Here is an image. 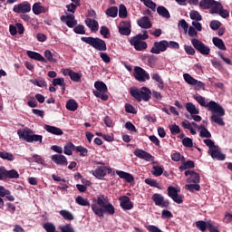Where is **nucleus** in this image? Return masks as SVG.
<instances>
[{
  "mask_svg": "<svg viewBox=\"0 0 232 232\" xmlns=\"http://www.w3.org/2000/svg\"><path fill=\"white\" fill-rule=\"evenodd\" d=\"M193 99L197 101L198 104H200L203 108H208V111H211L213 114L210 117V121L218 124V126H226V122L224 121V115H226V110L219 103L215 101H210L208 102H206V98L202 95H193Z\"/></svg>",
  "mask_w": 232,
  "mask_h": 232,
  "instance_id": "nucleus-1",
  "label": "nucleus"
},
{
  "mask_svg": "<svg viewBox=\"0 0 232 232\" xmlns=\"http://www.w3.org/2000/svg\"><path fill=\"white\" fill-rule=\"evenodd\" d=\"M91 209L96 217L102 218L104 214L115 215V207L111 205L108 197L104 195H99L97 198H92V203L91 204Z\"/></svg>",
  "mask_w": 232,
  "mask_h": 232,
  "instance_id": "nucleus-2",
  "label": "nucleus"
},
{
  "mask_svg": "<svg viewBox=\"0 0 232 232\" xmlns=\"http://www.w3.org/2000/svg\"><path fill=\"white\" fill-rule=\"evenodd\" d=\"M130 93L139 102H140V101L148 102V101L151 99V90L148 87H141L140 90L138 88H130Z\"/></svg>",
  "mask_w": 232,
  "mask_h": 232,
  "instance_id": "nucleus-3",
  "label": "nucleus"
},
{
  "mask_svg": "<svg viewBox=\"0 0 232 232\" xmlns=\"http://www.w3.org/2000/svg\"><path fill=\"white\" fill-rule=\"evenodd\" d=\"M81 40L83 43H86V44H89L90 46L94 48V50H97L98 52H106V50H108V47L106 46V42L99 37L94 38L92 36H82Z\"/></svg>",
  "mask_w": 232,
  "mask_h": 232,
  "instance_id": "nucleus-4",
  "label": "nucleus"
},
{
  "mask_svg": "<svg viewBox=\"0 0 232 232\" xmlns=\"http://www.w3.org/2000/svg\"><path fill=\"white\" fill-rule=\"evenodd\" d=\"M94 88L95 90L92 93L95 97L102 99V101H107L109 99L108 94H106L108 93V86H106V83L101 81H96L94 82Z\"/></svg>",
  "mask_w": 232,
  "mask_h": 232,
  "instance_id": "nucleus-5",
  "label": "nucleus"
},
{
  "mask_svg": "<svg viewBox=\"0 0 232 232\" xmlns=\"http://www.w3.org/2000/svg\"><path fill=\"white\" fill-rule=\"evenodd\" d=\"M199 6L202 10H209L210 8V14H218V11L222 8V4L215 0H201Z\"/></svg>",
  "mask_w": 232,
  "mask_h": 232,
  "instance_id": "nucleus-6",
  "label": "nucleus"
},
{
  "mask_svg": "<svg viewBox=\"0 0 232 232\" xmlns=\"http://www.w3.org/2000/svg\"><path fill=\"white\" fill-rule=\"evenodd\" d=\"M191 44L192 46H194L197 52L201 53V55H209V53L211 52V49L209 48V46L205 45L204 43H202V41L198 39L193 38L191 40Z\"/></svg>",
  "mask_w": 232,
  "mask_h": 232,
  "instance_id": "nucleus-7",
  "label": "nucleus"
},
{
  "mask_svg": "<svg viewBox=\"0 0 232 232\" xmlns=\"http://www.w3.org/2000/svg\"><path fill=\"white\" fill-rule=\"evenodd\" d=\"M183 79L187 84H189L190 86H194L195 90H204L206 88V84L200 81H198L197 79L193 78L189 73H184Z\"/></svg>",
  "mask_w": 232,
  "mask_h": 232,
  "instance_id": "nucleus-8",
  "label": "nucleus"
},
{
  "mask_svg": "<svg viewBox=\"0 0 232 232\" xmlns=\"http://www.w3.org/2000/svg\"><path fill=\"white\" fill-rule=\"evenodd\" d=\"M168 50V41L161 40L160 42H154L153 46L150 49V53L159 55Z\"/></svg>",
  "mask_w": 232,
  "mask_h": 232,
  "instance_id": "nucleus-9",
  "label": "nucleus"
},
{
  "mask_svg": "<svg viewBox=\"0 0 232 232\" xmlns=\"http://www.w3.org/2000/svg\"><path fill=\"white\" fill-rule=\"evenodd\" d=\"M188 112H189L191 119L195 121V122H200L202 121V117L198 115L200 113V110L197 109V106L191 102H187L185 106Z\"/></svg>",
  "mask_w": 232,
  "mask_h": 232,
  "instance_id": "nucleus-10",
  "label": "nucleus"
},
{
  "mask_svg": "<svg viewBox=\"0 0 232 232\" xmlns=\"http://www.w3.org/2000/svg\"><path fill=\"white\" fill-rule=\"evenodd\" d=\"M133 75L136 81H139L140 82H146V81H150V73L141 67L136 66L134 68Z\"/></svg>",
  "mask_w": 232,
  "mask_h": 232,
  "instance_id": "nucleus-11",
  "label": "nucleus"
},
{
  "mask_svg": "<svg viewBox=\"0 0 232 232\" xmlns=\"http://www.w3.org/2000/svg\"><path fill=\"white\" fill-rule=\"evenodd\" d=\"M6 179H19V172L15 169L6 170L3 166L0 167V180H6Z\"/></svg>",
  "mask_w": 232,
  "mask_h": 232,
  "instance_id": "nucleus-12",
  "label": "nucleus"
},
{
  "mask_svg": "<svg viewBox=\"0 0 232 232\" xmlns=\"http://www.w3.org/2000/svg\"><path fill=\"white\" fill-rule=\"evenodd\" d=\"M168 195L170 198H172L173 201L176 202V204H182L184 200L182 199V196L179 195V191H180V188H175V187H168Z\"/></svg>",
  "mask_w": 232,
  "mask_h": 232,
  "instance_id": "nucleus-13",
  "label": "nucleus"
},
{
  "mask_svg": "<svg viewBox=\"0 0 232 232\" xmlns=\"http://www.w3.org/2000/svg\"><path fill=\"white\" fill-rule=\"evenodd\" d=\"M13 12L15 14H29V12H32V5H30L28 2H22L14 5Z\"/></svg>",
  "mask_w": 232,
  "mask_h": 232,
  "instance_id": "nucleus-14",
  "label": "nucleus"
},
{
  "mask_svg": "<svg viewBox=\"0 0 232 232\" xmlns=\"http://www.w3.org/2000/svg\"><path fill=\"white\" fill-rule=\"evenodd\" d=\"M130 44L131 46H134L137 52H142V50H146V48H148V44L146 42L141 41L135 36L130 40Z\"/></svg>",
  "mask_w": 232,
  "mask_h": 232,
  "instance_id": "nucleus-15",
  "label": "nucleus"
},
{
  "mask_svg": "<svg viewBox=\"0 0 232 232\" xmlns=\"http://www.w3.org/2000/svg\"><path fill=\"white\" fill-rule=\"evenodd\" d=\"M185 176L188 177L187 182L188 184H198L200 182V175L194 170H186Z\"/></svg>",
  "mask_w": 232,
  "mask_h": 232,
  "instance_id": "nucleus-16",
  "label": "nucleus"
},
{
  "mask_svg": "<svg viewBox=\"0 0 232 232\" xmlns=\"http://www.w3.org/2000/svg\"><path fill=\"white\" fill-rule=\"evenodd\" d=\"M106 171H111V169L107 167H97L94 170H92L91 173L95 177V179H99L100 180L106 177Z\"/></svg>",
  "mask_w": 232,
  "mask_h": 232,
  "instance_id": "nucleus-17",
  "label": "nucleus"
},
{
  "mask_svg": "<svg viewBox=\"0 0 232 232\" xmlns=\"http://www.w3.org/2000/svg\"><path fill=\"white\" fill-rule=\"evenodd\" d=\"M152 200L155 206H160V208H168V206H169V201L164 199V196L159 193H155L152 196Z\"/></svg>",
  "mask_w": 232,
  "mask_h": 232,
  "instance_id": "nucleus-18",
  "label": "nucleus"
},
{
  "mask_svg": "<svg viewBox=\"0 0 232 232\" xmlns=\"http://www.w3.org/2000/svg\"><path fill=\"white\" fill-rule=\"evenodd\" d=\"M135 157H138V159H141L142 160H146L147 162H151L153 160V157L150 152L143 150L141 149H136L134 150Z\"/></svg>",
  "mask_w": 232,
  "mask_h": 232,
  "instance_id": "nucleus-19",
  "label": "nucleus"
},
{
  "mask_svg": "<svg viewBox=\"0 0 232 232\" xmlns=\"http://www.w3.org/2000/svg\"><path fill=\"white\" fill-rule=\"evenodd\" d=\"M121 35H130L131 34V24L129 21H123L119 25Z\"/></svg>",
  "mask_w": 232,
  "mask_h": 232,
  "instance_id": "nucleus-20",
  "label": "nucleus"
},
{
  "mask_svg": "<svg viewBox=\"0 0 232 232\" xmlns=\"http://www.w3.org/2000/svg\"><path fill=\"white\" fill-rule=\"evenodd\" d=\"M208 153L212 159H216L217 160H226V155L220 151V148L218 146L212 148V150H208Z\"/></svg>",
  "mask_w": 232,
  "mask_h": 232,
  "instance_id": "nucleus-21",
  "label": "nucleus"
},
{
  "mask_svg": "<svg viewBox=\"0 0 232 232\" xmlns=\"http://www.w3.org/2000/svg\"><path fill=\"white\" fill-rule=\"evenodd\" d=\"M120 200V206L122 208V209H125L126 211L130 209H133V202L130 200V197L128 196H122L119 198Z\"/></svg>",
  "mask_w": 232,
  "mask_h": 232,
  "instance_id": "nucleus-22",
  "label": "nucleus"
},
{
  "mask_svg": "<svg viewBox=\"0 0 232 232\" xmlns=\"http://www.w3.org/2000/svg\"><path fill=\"white\" fill-rule=\"evenodd\" d=\"M61 21L66 24L69 28H73L77 24V20H75V15L68 14L61 16Z\"/></svg>",
  "mask_w": 232,
  "mask_h": 232,
  "instance_id": "nucleus-23",
  "label": "nucleus"
},
{
  "mask_svg": "<svg viewBox=\"0 0 232 232\" xmlns=\"http://www.w3.org/2000/svg\"><path fill=\"white\" fill-rule=\"evenodd\" d=\"M52 160H53L58 166H68V160L64 155L54 154L52 156Z\"/></svg>",
  "mask_w": 232,
  "mask_h": 232,
  "instance_id": "nucleus-24",
  "label": "nucleus"
},
{
  "mask_svg": "<svg viewBox=\"0 0 232 232\" xmlns=\"http://www.w3.org/2000/svg\"><path fill=\"white\" fill-rule=\"evenodd\" d=\"M32 130H17V135L19 139H22L23 140H25V142H30V139L32 137Z\"/></svg>",
  "mask_w": 232,
  "mask_h": 232,
  "instance_id": "nucleus-25",
  "label": "nucleus"
},
{
  "mask_svg": "<svg viewBox=\"0 0 232 232\" xmlns=\"http://www.w3.org/2000/svg\"><path fill=\"white\" fill-rule=\"evenodd\" d=\"M32 10L34 15H41V14H46L48 12V8L43 6L40 2L34 3Z\"/></svg>",
  "mask_w": 232,
  "mask_h": 232,
  "instance_id": "nucleus-26",
  "label": "nucleus"
},
{
  "mask_svg": "<svg viewBox=\"0 0 232 232\" xmlns=\"http://www.w3.org/2000/svg\"><path fill=\"white\" fill-rule=\"evenodd\" d=\"M0 197H5L6 200H8L9 202H14L15 200V197L12 195V192L1 185H0Z\"/></svg>",
  "mask_w": 232,
  "mask_h": 232,
  "instance_id": "nucleus-27",
  "label": "nucleus"
},
{
  "mask_svg": "<svg viewBox=\"0 0 232 232\" xmlns=\"http://www.w3.org/2000/svg\"><path fill=\"white\" fill-rule=\"evenodd\" d=\"M85 24L92 32H99V22L92 18L85 19Z\"/></svg>",
  "mask_w": 232,
  "mask_h": 232,
  "instance_id": "nucleus-28",
  "label": "nucleus"
},
{
  "mask_svg": "<svg viewBox=\"0 0 232 232\" xmlns=\"http://www.w3.org/2000/svg\"><path fill=\"white\" fill-rule=\"evenodd\" d=\"M116 175H118L120 179H123V180H126L127 182H133L135 180L133 175L128 172H124L122 170H116Z\"/></svg>",
  "mask_w": 232,
  "mask_h": 232,
  "instance_id": "nucleus-29",
  "label": "nucleus"
},
{
  "mask_svg": "<svg viewBox=\"0 0 232 232\" xmlns=\"http://www.w3.org/2000/svg\"><path fill=\"white\" fill-rule=\"evenodd\" d=\"M59 215H61L63 220H67L68 222H72V220H75V216H73V214L67 209L60 210Z\"/></svg>",
  "mask_w": 232,
  "mask_h": 232,
  "instance_id": "nucleus-30",
  "label": "nucleus"
},
{
  "mask_svg": "<svg viewBox=\"0 0 232 232\" xmlns=\"http://www.w3.org/2000/svg\"><path fill=\"white\" fill-rule=\"evenodd\" d=\"M27 55L30 59H34V61H39L40 63H46V59L39 53H35L34 51H27Z\"/></svg>",
  "mask_w": 232,
  "mask_h": 232,
  "instance_id": "nucleus-31",
  "label": "nucleus"
},
{
  "mask_svg": "<svg viewBox=\"0 0 232 232\" xmlns=\"http://www.w3.org/2000/svg\"><path fill=\"white\" fill-rule=\"evenodd\" d=\"M44 130L48 131V133H52L53 135H63V130L60 128L51 126V125H44Z\"/></svg>",
  "mask_w": 232,
  "mask_h": 232,
  "instance_id": "nucleus-32",
  "label": "nucleus"
},
{
  "mask_svg": "<svg viewBox=\"0 0 232 232\" xmlns=\"http://www.w3.org/2000/svg\"><path fill=\"white\" fill-rule=\"evenodd\" d=\"M137 23L140 26V28H151V22H150V18L148 16L141 17L138 20Z\"/></svg>",
  "mask_w": 232,
  "mask_h": 232,
  "instance_id": "nucleus-33",
  "label": "nucleus"
},
{
  "mask_svg": "<svg viewBox=\"0 0 232 232\" xmlns=\"http://www.w3.org/2000/svg\"><path fill=\"white\" fill-rule=\"evenodd\" d=\"M213 44L218 48V50H222L223 52H226V44H224V41L218 37H213L212 39Z\"/></svg>",
  "mask_w": 232,
  "mask_h": 232,
  "instance_id": "nucleus-34",
  "label": "nucleus"
},
{
  "mask_svg": "<svg viewBox=\"0 0 232 232\" xmlns=\"http://www.w3.org/2000/svg\"><path fill=\"white\" fill-rule=\"evenodd\" d=\"M73 150H76L75 145L72 142H68L63 147V153L64 155H69V156L73 155Z\"/></svg>",
  "mask_w": 232,
  "mask_h": 232,
  "instance_id": "nucleus-35",
  "label": "nucleus"
},
{
  "mask_svg": "<svg viewBox=\"0 0 232 232\" xmlns=\"http://www.w3.org/2000/svg\"><path fill=\"white\" fill-rule=\"evenodd\" d=\"M53 86H61L63 92H65L66 82H64V78H54L53 80Z\"/></svg>",
  "mask_w": 232,
  "mask_h": 232,
  "instance_id": "nucleus-36",
  "label": "nucleus"
},
{
  "mask_svg": "<svg viewBox=\"0 0 232 232\" xmlns=\"http://www.w3.org/2000/svg\"><path fill=\"white\" fill-rule=\"evenodd\" d=\"M152 80L157 82V86L160 90H164V81L162 80V77H160V74L154 73L152 75Z\"/></svg>",
  "mask_w": 232,
  "mask_h": 232,
  "instance_id": "nucleus-37",
  "label": "nucleus"
},
{
  "mask_svg": "<svg viewBox=\"0 0 232 232\" xmlns=\"http://www.w3.org/2000/svg\"><path fill=\"white\" fill-rule=\"evenodd\" d=\"M0 159H2L3 160H9V162L15 160V157H14V154L5 150L0 151Z\"/></svg>",
  "mask_w": 232,
  "mask_h": 232,
  "instance_id": "nucleus-38",
  "label": "nucleus"
},
{
  "mask_svg": "<svg viewBox=\"0 0 232 232\" xmlns=\"http://www.w3.org/2000/svg\"><path fill=\"white\" fill-rule=\"evenodd\" d=\"M157 12L159 15L164 17L165 19H169L171 17V15L169 14V11H168L167 8L164 6H158Z\"/></svg>",
  "mask_w": 232,
  "mask_h": 232,
  "instance_id": "nucleus-39",
  "label": "nucleus"
},
{
  "mask_svg": "<svg viewBox=\"0 0 232 232\" xmlns=\"http://www.w3.org/2000/svg\"><path fill=\"white\" fill-rule=\"evenodd\" d=\"M65 107L69 111H77V108H79V105L75 102V100H69L66 102Z\"/></svg>",
  "mask_w": 232,
  "mask_h": 232,
  "instance_id": "nucleus-40",
  "label": "nucleus"
},
{
  "mask_svg": "<svg viewBox=\"0 0 232 232\" xmlns=\"http://www.w3.org/2000/svg\"><path fill=\"white\" fill-rule=\"evenodd\" d=\"M75 202L78 204V206H90V200H88V198H82V196H77Z\"/></svg>",
  "mask_w": 232,
  "mask_h": 232,
  "instance_id": "nucleus-41",
  "label": "nucleus"
},
{
  "mask_svg": "<svg viewBox=\"0 0 232 232\" xmlns=\"http://www.w3.org/2000/svg\"><path fill=\"white\" fill-rule=\"evenodd\" d=\"M140 3H143L147 8H150L152 10V12H155L157 10V4L153 2L152 0H140Z\"/></svg>",
  "mask_w": 232,
  "mask_h": 232,
  "instance_id": "nucleus-42",
  "label": "nucleus"
},
{
  "mask_svg": "<svg viewBox=\"0 0 232 232\" xmlns=\"http://www.w3.org/2000/svg\"><path fill=\"white\" fill-rule=\"evenodd\" d=\"M118 14L119 8H117V6H111L106 10V15H108V17H117Z\"/></svg>",
  "mask_w": 232,
  "mask_h": 232,
  "instance_id": "nucleus-43",
  "label": "nucleus"
},
{
  "mask_svg": "<svg viewBox=\"0 0 232 232\" xmlns=\"http://www.w3.org/2000/svg\"><path fill=\"white\" fill-rule=\"evenodd\" d=\"M185 189L190 191V193H195V191H200V185L195 184H187L185 185Z\"/></svg>",
  "mask_w": 232,
  "mask_h": 232,
  "instance_id": "nucleus-44",
  "label": "nucleus"
},
{
  "mask_svg": "<svg viewBox=\"0 0 232 232\" xmlns=\"http://www.w3.org/2000/svg\"><path fill=\"white\" fill-rule=\"evenodd\" d=\"M119 17H121V19H126V17H128V9L126 8V5H120V6H119Z\"/></svg>",
  "mask_w": 232,
  "mask_h": 232,
  "instance_id": "nucleus-45",
  "label": "nucleus"
},
{
  "mask_svg": "<svg viewBox=\"0 0 232 232\" xmlns=\"http://www.w3.org/2000/svg\"><path fill=\"white\" fill-rule=\"evenodd\" d=\"M189 17L192 21H202V15L198 11L192 10L189 12Z\"/></svg>",
  "mask_w": 232,
  "mask_h": 232,
  "instance_id": "nucleus-46",
  "label": "nucleus"
},
{
  "mask_svg": "<svg viewBox=\"0 0 232 232\" xmlns=\"http://www.w3.org/2000/svg\"><path fill=\"white\" fill-rule=\"evenodd\" d=\"M44 59L48 61L49 63H57V59L53 58V54L52 53V51L50 50H45L44 53Z\"/></svg>",
  "mask_w": 232,
  "mask_h": 232,
  "instance_id": "nucleus-47",
  "label": "nucleus"
},
{
  "mask_svg": "<svg viewBox=\"0 0 232 232\" xmlns=\"http://www.w3.org/2000/svg\"><path fill=\"white\" fill-rule=\"evenodd\" d=\"M30 82L34 86H38V88H44L46 86V81L44 79L30 80Z\"/></svg>",
  "mask_w": 232,
  "mask_h": 232,
  "instance_id": "nucleus-48",
  "label": "nucleus"
},
{
  "mask_svg": "<svg viewBox=\"0 0 232 232\" xmlns=\"http://www.w3.org/2000/svg\"><path fill=\"white\" fill-rule=\"evenodd\" d=\"M178 27L182 28V30L185 32V34H188V30L189 28V24L186 22V20L181 19L178 23Z\"/></svg>",
  "mask_w": 232,
  "mask_h": 232,
  "instance_id": "nucleus-49",
  "label": "nucleus"
},
{
  "mask_svg": "<svg viewBox=\"0 0 232 232\" xmlns=\"http://www.w3.org/2000/svg\"><path fill=\"white\" fill-rule=\"evenodd\" d=\"M29 142H39V144H42L43 143V135L34 134V132H32L31 139L29 140Z\"/></svg>",
  "mask_w": 232,
  "mask_h": 232,
  "instance_id": "nucleus-50",
  "label": "nucleus"
},
{
  "mask_svg": "<svg viewBox=\"0 0 232 232\" xmlns=\"http://www.w3.org/2000/svg\"><path fill=\"white\" fill-rule=\"evenodd\" d=\"M75 151L76 153H80V157H88V149L82 146H77Z\"/></svg>",
  "mask_w": 232,
  "mask_h": 232,
  "instance_id": "nucleus-51",
  "label": "nucleus"
},
{
  "mask_svg": "<svg viewBox=\"0 0 232 232\" xmlns=\"http://www.w3.org/2000/svg\"><path fill=\"white\" fill-rule=\"evenodd\" d=\"M69 77H70L71 81H73V82H79L81 81V77H82V75L79 72L71 71Z\"/></svg>",
  "mask_w": 232,
  "mask_h": 232,
  "instance_id": "nucleus-52",
  "label": "nucleus"
},
{
  "mask_svg": "<svg viewBox=\"0 0 232 232\" xmlns=\"http://www.w3.org/2000/svg\"><path fill=\"white\" fill-rule=\"evenodd\" d=\"M196 227H198V229H199V231H206V229H208V221H202L199 220L198 222H196Z\"/></svg>",
  "mask_w": 232,
  "mask_h": 232,
  "instance_id": "nucleus-53",
  "label": "nucleus"
},
{
  "mask_svg": "<svg viewBox=\"0 0 232 232\" xmlns=\"http://www.w3.org/2000/svg\"><path fill=\"white\" fill-rule=\"evenodd\" d=\"M44 229H45L46 232H58L55 231V225L53 223H45L43 225Z\"/></svg>",
  "mask_w": 232,
  "mask_h": 232,
  "instance_id": "nucleus-54",
  "label": "nucleus"
},
{
  "mask_svg": "<svg viewBox=\"0 0 232 232\" xmlns=\"http://www.w3.org/2000/svg\"><path fill=\"white\" fill-rule=\"evenodd\" d=\"M100 34L104 37V39H108L110 37V29L103 25L100 29Z\"/></svg>",
  "mask_w": 232,
  "mask_h": 232,
  "instance_id": "nucleus-55",
  "label": "nucleus"
},
{
  "mask_svg": "<svg viewBox=\"0 0 232 232\" xmlns=\"http://www.w3.org/2000/svg\"><path fill=\"white\" fill-rule=\"evenodd\" d=\"M162 173H164V169H162L161 167H159V166L153 167L152 175H154V177H160V175H162Z\"/></svg>",
  "mask_w": 232,
  "mask_h": 232,
  "instance_id": "nucleus-56",
  "label": "nucleus"
},
{
  "mask_svg": "<svg viewBox=\"0 0 232 232\" xmlns=\"http://www.w3.org/2000/svg\"><path fill=\"white\" fill-rule=\"evenodd\" d=\"M201 139H211V132L208 129H203L199 131Z\"/></svg>",
  "mask_w": 232,
  "mask_h": 232,
  "instance_id": "nucleus-57",
  "label": "nucleus"
},
{
  "mask_svg": "<svg viewBox=\"0 0 232 232\" xmlns=\"http://www.w3.org/2000/svg\"><path fill=\"white\" fill-rule=\"evenodd\" d=\"M73 32L75 34H78L80 35H84V34H86V31L84 30V26L83 25H76L74 28H73Z\"/></svg>",
  "mask_w": 232,
  "mask_h": 232,
  "instance_id": "nucleus-58",
  "label": "nucleus"
},
{
  "mask_svg": "<svg viewBox=\"0 0 232 232\" xmlns=\"http://www.w3.org/2000/svg\"><path fill=\"white\" fill-rule=\"evenodd\" d=\"M218 14L220 15V17H223V19H227L229 17V11L223 9L222 5L221 8L218 11Z\"/></svg>",
  "mask_w": 232,
  "mask_h": 232,
  "instance_id": "nucleus-59",
  "label": "nucleus"
},
{
  "mask_svg": "<svg viewBox=\"0 0 232 232\" xmlns=\"http://www.w3.org/2000/svg\"><path fill=\"white\" fill-rule=\"evenodd\" d=\"M32 158L34 159V162H36V164H42V166H44V159H43V157L37 154H33Z\"/></svg>",
  "mask_w": 232,
  "mask_h": 232,
  "instance_id": "nucleus-60",
  "label": "nucleus"
},
{
  "mask_svg": "<svg viewBox=\"0 0 232 232\" xmlns=\"http://www.w3.org/2000/svg\"><path fill=\"white\" fill-rule=\"evenodd\" d=\"M169 130L172 135H177L180 133V127H179V125L177 124L169 125Z\"/></svg>",
  "mask_w": 232,
  "mask_h": 232,
  "instance_id": "nucleus-61",
  "label": "nucleus"
},
{
  "mask_svg": "<svg viewBox=\"0 0 232 232\" xmlns=\"http://www.w3.org/2000/svg\"><path fill=\"white\" fill-rule=\"evenodd\" d=\"M182 144L185 148H193V140H191V138H184L182 140Z\"/></svg>",
  "mask_w": 232,
  "mask_h": 232,
  "instance_id": "nucleus-62",
  "label": "nucleus"
},
{
  "mask_svg": "<svg viewBox=\"0 0 232 232\" xmlns=\"http://www.w3.org/2000/svg\"><path fill=\"white\" fill-rule=\"evenodd\" d=\"M221 23L219 21L217 20H213L210 22L209 26L211 28V30H218L221 26Z\"/></svg>",
  "mask_w": 232,
  "mask_h": 232,
  "instance_id": "nucleus-63",
  "label": "nucleus"
},
{
  "mask_svg": "<svg viewBox=\"0 0 232 232\" xmlns=\"http://www.w3.org/2000/svg\"><path fill=\"white\" fill-rule=\"evenodd\" d=\"M145 184H148V186H151V188H159V182L153 179H146Z\"/></svg>",
  "mask_w": 232,
  "mask_h": 232,
  "instance_id": "nucleus-64",
  "label": "nucleus"
}]
</instances>
